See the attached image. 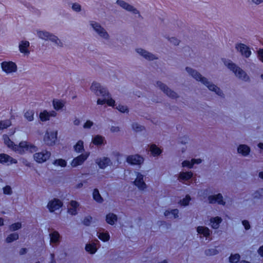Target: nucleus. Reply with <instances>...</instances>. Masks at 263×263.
<instances>
[{"label": "nucleus", "mask_w": 263, "mask_h": 263, "mask_svg": "<svg viewBox=\"0 0 263 263\" xmlns=\"http://www.w3.org/2000/svg\"><path fill=\"white\" fill-rule=\"evenodd\" d=\"M4 143L7 146L13 149L16 153L20 154H23L29 152L32 153L37 150V148L34 145L28 143L27 141H22L19 145H15L10 139L7 135L3 136Z\"/></svg>", "instance_id": "obj_1"}, {"label": "nucleus", "mask_w": 263, "mask_h": 263, "mask_svg": "<svg viewBox=\"0 0 263 263\" xmlns=\"http://www.w3.org/2000/svg\"><path fill=\"white\" fill-rule=\"evenodd\" d=\"M91 90L98 96H102L103 99H98L97 104L103 105L106 103L108 106H114L115 101L109 97L108 92L106 89L102 87L99 83L93 82L90 87Z\"/></svg>", "instance_id": "obj_2"}, {"label": "nucleus", "mask_w": 263, "mask_h": 263, "mask_svg": "<svg viewBox=\"0 0 263 263\" xmlns=\"http://www.w3.org/2000/svg\"><path fill=\"white\" fill-rule=\"evenodd\" d=\"M186 70L196 80L200 81L202 83L204 84L210 90L215 91V93L219 96L221 95L222 92L218 87L213 84H211L209 82L206 81L205 78L202 77L200 74L198 73V72L193 70L192 68L189 67L186 68Z\"/></svg>", "instance_id": "obj_3"}, {"label": "nucleus", "mask_w": 263, "mask_h": 263, "mask_svg": "<svg viewBox=\"0 0 263 263\" xmlns=\"http://www.w3.org/2000/svg\"><path fill=\"white\" fill-rule=\"evenodd\" d=\"M224 65L230 70L232 71L235 76L242 80L246 81L248 79L246 72L238 67L235 64L232 62L230 60L222 59L221 60Z\"/></svg>", "instance_id": "obj_4"}, {"label": "nucleus", "mask_w": 263, "mask_h": 263, "mask_svg": "<svg viewBox=\"0 0 263 263\" xmlns=\"http://www.w3.org/2000/svg\"><path fill=\"white\" fill-rule=\"evenodd\" d=\"M58 139V130L55 129L48 128L43 137L44 142L50 146L55 144Z\"/></svg>", "instance_id": "obj_5"}, {"label": "nucleus", "mask_w": 263, "mask_h": 263, "mask_svg": "<svg viewBox=\"0 0 263 263\" xmlns=\"http://www.w3.org/2000/svg\"><path fill=\"white\" fill-rule=\"evenodd\" d=\"M116 4L126 11L130 12L134 15H137L139 17H141L139 11L134 6L125 2V1L117 0L116 1Z\"/></svg>", "instance_id": "obj_6"}, {"label": "nucleus", "mask_w": 263, "mask_h": 263, "mask_svg": "<svg viewBox=\"0 0 263 263\" xmlns=\"http://www.w3.org/2000/svg\"><path fill=\"white\" fill-rule=\"evenodd\" d=\"M37 35L39 37L43 40H50L59 46H62V43L61 41L56 36L52 34H50L49 32L39 31L37 32Z\"/></svg>", "instance_id": "obj_7"}, {"label": "nucleus", "mask_w": 263, "mask_h": 263, "mask_svg": "<svg viewBox=\"0 0 263 263\" xmlns=\"http://www.w3.org/2000/svg\"><path fill=\"white\" fill-rule=\"evenodd\" d=\"M3 70L7 74L15 72L17 71V65L12 61H4L1 63Z\"/></svg>", "instance_id": "obj_8"}, {"label": "nucleus", "mask_w": 263, "mask_h": 263, "mask_svg": "<svg viewBox=\"0 0 263 263\" xmlns=\"http://www.w3.org/2000/svg\"><path fill=\"white\" fill-rule=\"evenodd\" d=\"M90 25L95 32L102 38L104 39H108L109 35L105 30L97 22H91Z\"/></svg>", "instance_id": "obj_9"}, {"label": "nucleus", "mask_w": 263, "mask_h": 263, "mask_svg": "<svg viewBox=\"0 0 263 263\" xmlns=\"http://www.w3.org/2000/svg\"><path fill=\"white\" fill-rule=\"evenodd\" d=\"M51 153L47 151H43L34 154V159L38 163H43L47 160L50 157Z\"/></svg>", "instance_id": "obj_10"}, {"label": "nucleus", "mask_w": 263, "mask_h": 263, "mask_svg": "<svg viewBox=\"0 0 263 263\" xmlns=\"http://www.w3.org/2000/svg\"><path fill=\"white\" fill-rule=\"evenodd\" d=\"M235 49L237 51L239 52L242 56L246 58H249L251 54V51L250 48L244 44H236Z\"/></svg>", "instance_id": "obj_11"}, {"label": "nucleus", "mask_w": 263, "mask_h": 263, "mask_svg": "<svg viewBox=\"0 0 263 263\" xmlns=\"http://www.w3.org/2000/svg\"><path fill=\"white\" fill-rule=\"evenodd\" d=\"M89 155V153H85L74 158L71 162L72 167L81 165L87 159Z\"/></svg>", "instance_id": "obj_12"}, {"label": "nucleus", "mask_w": 263, "mask_h": 263, "mask_svg": "<svg viewBox=\"0 0 263 263\" xmlns=\"http://www.w3.org/2000/svg\"><path fill=\"white\" fill-rule=\"evenodd\" d=\"M136 178L134 181V184L141 191L144 190L146 187V185L144 181V176L140 173H136Z\"/></svg>", "instance_id": "obj_13"}, {"label": "nucleus", "mask_w": 263, "mask_h": 263, "mask_svg": "<svg viewBox=\"0 0 263 263\" xmlns=\"http://www.w3.org/2000/svg\"><path fill=\"white\" fill-rule=\"evenodd\" d=\"M57 114L54 110L48 111L46 110L40 112L39 114V118L42 122H45L50 120L52 117H56Z\"/></svg>", "instance_id": "obj_14"}, {"label": "nucleus", "mask_w": 263, "mask_h": 263, "mask_svg": "<svg viewBox=\"0 0 263 263\" xmlns=\"http://www.w3.org/2000/svg\"><path fill=\"white\" fill-rule=\"evenodd\" d=\"M127 162L132 165H140L143 163V158L138 155L129 156L126 158Z\"/></svg>", "instance_id": "obj_15"}, {"label": "nucleus", "mask_w": 263, "mask_h": 263, "mask_svg": "<svg viewBox=\"0 0 263 263\" xmlns=\"http://www.w3.org/2000/svg\"><path fill=\"white\" fill-rule=\"evenodd\" d=\"M62 205L63 203L60 200L54 199L49 202L47 206L50 212H52L59 210Z\"/></svg>", "instance_id": "obj_16"}, {"label": "nucleus", "mask_w": 263, "mask_h": 263, "mask_svg": "<svg viewBox=\"0 0 263 263\" xmlns=\"http://www.w3.org/2000/svg\"><path fill=\"white\" fill-rule=\"evenodd\" d=\"M0 163L10 165L17 163L16 160L5 154H0Z\"/></svg>", "instance_id": "obj_17"}, {"label": "nucleus", "mask_w": 263, "mask_h": 263, "mask_svg": "<svg viewBox=\"0 0 263 263\" xmlns=\"http://www.w3.org/2000/svg\"><path fill=\"white\" fill-rule=\"evenodd\" d=\"M158 85L159 86L160 88L162 90H163L168 96L171 98L176 97L177 94L176 93V92L171 90L165 85L161 82H158Z\"/></svg>", "instance_id": "obj_18"}, {"label": "nucleus", "mask_w": 263, "mask_h": 263, "mask_svg": "<svg viewBox=\"0 0 263 263\" xmlns=\"http://www.w3.org/2000/svg\"><path fill=\"white\" fill-rule=\"evenodd\" d=\"M29 42L27 41H23L21 42L19 45V50L20 52L24 54H28L29 53Z\"/></svg>", "instance_id": "obj_19"}, {"label": "nucleus", "mask_w": 263, "mask_h": 263, "mask_svg": "<svg viewBox=\"0 0 263 263\" xmlns=\"http://www.w3.org/2000/svg\"><path fill=\"white\" fill-rule=\"evenodd\" d=\"M209 201L211 203H218V204H224V202L222 199V196L220 194L217 195L209 196Z\"/></svg>", "instance_id": "obj_20"}, {"label": "nucleus", "mask_w": 263, "mask_h": 263, "mask_svg": "<svg viewBox=\"0 0 263 263\" xmlns=\"http://www.w3.org/2000/svg\"><path fill=\"white\" fill-rule=\"evenodd\" d=\"M137 53L143 56L145 59L148 60H152L155 59V57L151 53L144 50L141 48H138L136 49Z\"/></svg>", "instance_id": "obj_21"}, {"label": "nucleus", "mask_w": 263, "mask_h": 263, "mask_svg": "<svg viewBox=\"0 0 263 263\" xmlns=\"http://www.w3.org/2000/svg\"><path fill=\"white\" fill-rule=\"evenodd\" d=\"M97 163L100 168H104L106 166L110 165V161L108 158L106 157H103L102 158L98 159L97 161Z\"/></svg>", "instance_id": "obj_22"}, {"label": "nucleus", "mask_w": 263, "mask_h": 263, "mask_svg": "<svg viewBox=\"0 0 263 263\" xmlns=\"http://www.w3.org/2000/svg\"><path fill=\"white\" fill-rule=\"evenodd\" d=\"M24 117L27 121H33L34 119V110L32 109L26 110L24 114Z\"/></svg>", "instance_id": "obj_23"}, {"label": "nucleus", "mask_w": 263, "mask_h": 263, "mask_svg": "<svg viewBox=\"0 0 263 263\" xmlns=\"http://www.w3.org/2000/svg\"><path fill=\"white\" fill-rule=\"evenodd\" d=\"M79 205V204L77 201L72 200L68 206V212L71 215H76Z\"/></svg>", "instance_id": "obj_24"}, {"label": "nucleus", "mask_w": 263, "mask_h": 263, "mask_svg": "<svg viewBox=\"0 0 263 263\" xmlns=\"http://www.w3.org/2000/svg\"><path fill=\"white\" fill-rule=\"evenodd\" d=\"M201 161H202L200 159H193L191 161L185 160L182 163V167H187L189 168H191L195 163L199 164L200 163Z\"/></svg>", "instance_id": "obj_25"}, {"label": "nucleus", "mask_w": 263, "mask_h": 263, "mask_svg": "<svg viewBox=\"0 0 263 263\" xmlns=\"http://www.w3.org/2000/svg\"><path fill=\"white\" fill-rule=\"evenodd\" d=\"M193 176V173L191 172H181L180 173L179 179L181 181H187L191 179Z\"/></svg>", "instance_id": "obj_26"}, {"label": "nucleus", "mask_w": 263, "mask_h": 263, "mask_svg": "<svg viewBox=\"0 0 263 263\" xmlns=\"http://www.w3.org/2000/svg\"><path fill=\"white\" fill-rule=\"evenodd\" d=\"M250 151V147L246 145L242 144L238 147V152L244 156L249 154Z\"/></svg>", "instance_id": "obj_27"}, {"label": "nucleus", "mask_w": 263, "mask_h": 263, "mask_svg": "<svg viewBox=\"0 0 263 263\" xmlns=\"http://www.w3.org/2000/svg\"><path fill=\"white\" fill-rule=\"evenodd\" d=\"M53 106L54 109L59 110L62 109L65 105V102L58 99L53 100Z\"/></svg>", "instance_id": "obj_28"}, {"label": "nucleus", "mask_w": 263, "mask_h": 263, "mask_svg": "<svg viewBox=\"0 0 263 263\" xmlns=\"http://www.w3.org/2000/svg\"><path fill=\"white\" fill-rule=\"evenodd\" d=\"M50 242L51 243H58L59 242L60 235L57 231L51 232L50 235Z\"/></svg>", "instance_id": "obj_29"}, {"label": "nucleus", "mask_w": 263, "mask_h": 263, "mask_svg": "<svg viewBox=\"0 0 263 263\" xmlns=\"http://www.w3.org/2000/svg\"><path fill=\"white\" fill-rule=\"evenodd\" d=\"M74 150L76 152L79 153L84 149V143L82 140L78 141L74 145Z\"/></svg>", "instance_id": "obj_30"}, {"label": "nucleus", "mask_w": 263, "mask_h": 263, "mask_svg": "<svg viewBox=\"0 0 263 263\" xmlns=\"http://www.w3.org/2000/svg\"><path fill=\"white\" fill-rule=\"evenodd\" d=\"M178 214V210L177 209H175L173 210H171L170 211L169 210H167L165 212L164 215L165 216L168 218H176L177 217Z\"/></svg>", "instance_id": "obj_31"}, {"label": "nucleus", "mask_w": 263, "mask_h": 263, "mask_svg": "<svg viewBox=\"0 0 263 263\" xmlns=\"http://www.w3.org/2000/svg\"><path fill=\"white\" fill-rule=\"evenodd\" d=\"M117 220V217L116 215L109 213L106 215V222L110 224H114Z\"/></svg>", "instance_id": "obj_32"}, {"label": "nucleus", "mask_w": 263, "mask_h": 263, "mask_svg": "<svg viewBox=\"0 0 263 263\" xmlns=\"http://www.w3.org/2000/svg\"><path fill=\"white\" fill-rule=\"evenodd\" d=\"M197 232L205 237H207L210 235V230L206 227H198L197 228Z\"/></svg>", "instance_id": "obj_33"}, {"label": "nucleus", "mask_w": 263, "mask_h": 263, "mask_svg": "<svg viewBox=\"0 0 263 263\" xmlns=\"http://www.w3.org/2000/svg\"><path fill=\"white\" fill-rule=\"evenodd\" d=\"M151 154L154 156L158 155L161 153V150L155 144H152L150 147Z\"/></svg>", "instance_id": "obj_34"}, {"label": "nucleus", "mask_w": 263, "mask_h": 263, "mask_svg": "<svg viewBox=\"0 0 263 263\" xmlns=\"http://www.w3.org/2000/svg\"><path fill=\"white\" fill-rule=\"evenodd\" d=\"M85 249L88 252L93 254L96 252L97 248L95 243H89L86 245Z\"/></svg>", "instance_id": "obj_35"}, {"label": "nucleus", "mask_w": 263, "mask_h": 263, "mask_svg": "<svg viewBox=\"0 0 263 263\" xmlns=\"http://www.w3.org/2000/svg\"><path fill=\"white\" fill-rule=\"evenodd\" d=\"M221 219L219 217H215L211 220V226L214 229H217L219 227Z\"/></svg>", "instance_id": "obj_36"}, {"label": "nucleus", "mask_w": 263, "mask_h": 263, "mask_svg": "<svg viewBox=\"0 0 263 263\" xmlns=\"http://www.w3.org/2000/svg\"><path fill=\"white\" fill-rule=\"evenodd\" d=\"M93 198L96 201L98 202H102L103 201V199L97 189H95L93 191Z\"/></svg>", "instance_id": "obj_37"}, {"label": "nucleus", "mask_w": 263, "mask_h": 263, "mask_svg": "<svg viewBox=\"0 0 263 263\" xmlns=\"http://www.w3.org/2000/svg\"><path fill=\"white\" fill-rule=\"evenodd\" d=\"M18 238V234L16 233H12L9 235L6 238V242L8 243L17 240Z\"/></svg>", "instance_id": "obj_38"}, {"label": "nucleus", "mask_w": 263, "mask_h": 263, "mask_svg": "<svg viewBox=\"0 0 263 263\" xmlns=\"http://www.w3.org/2000/svg\"><path fill=\"white\" fill-rule=\"evenodd\" d=\"M104 138L103 137L97 135L92 139V142L95 145H100L103 143Z\"/></svg>", "instance_id": "obj_39"}, {"label": "nucleus", "mask_w": 263, "mask_h": 263, "mask_svg": "<svg viewBox=\"0 0 263 263\" xmlns=\"http://www.w3.org/2000/svg\"><path fill=\"white\" fill-rule=\"evenodd\" d=\"M11 125V122L10 120L0 121V129L6 128Z\"/></svg>", "instance_id": "obj_40"}, {"label": "nucleus", "mask_w": 263, "mask_h": 263, "mask_svg": "<svg viewBox=\"0 0 263 263\" xmlns=\"http://www.w3.org/2000/svg\"><path fill=\"white\" fill-rule=\"evenodd\" d=\"M66 164H67L66 161L65 160L62 159H57L53 162V164L55 166H60L61 167L66 166Z\"/></svg>", "instance_id": "obj_41"}, {"label": "nucleus", "mask_w": 263, "mask_h": 263, "mask_svg": "<svg viewBox=\"0 0 263 263\" xmlns=\"http://www.w3.org/2000/svg\"><path fill=\"white\" fill-rule=\"evenodd\" d=\"M240 259V256L238 254L232 255L230 257V261L231 263H237Z\"/></svg>", "instance_id": "obj_42"}, {"label": "nucleus", "mask_w": 263, "mask_h": 263, "mask_svg": "<svg viewBox=\"0 0 263 263\" xmlns=\"http://www.w3.org/2000/svg\"><path fill=\"white\" fill-rule=\"evenodd\" d=\"M99 238L104 241H107L109 240L110 236L108 233H100L98 235Z\"/></svg>", "instance_id": "obj_43"}, {"label": "nucleus", "mask_w": 263, "mask_h": 263, "mask_svg": "<svg viewBox=\"0 0 263 263\" xmlns=\"http://www.w3.org/2000/svg\"><path fill=\"white\" fill-rule=\"evenodd\" d=\"M21 223L20 222H17L11 224L10 227V229L12 231L17 230L21 228Z\"/></svg>", "instance_id": "obj_44"}, {"label": "nucleus", "mask_w": 263, "mask_h": 263, "mask_svg": "<svg viewBox=\"0 0 263 263\" xmlns=\"http://www.w3.org/2000/svg\"><path fill=\"white\" fill-rule=\"evenodd\" d=\"M191 200L190 196L187 195L182 200L180 201V204L183 205H187Z\"/></svg>", "instance_id": "obj_45"}, {"label": "nucleus", "mask_w": 263, "mask_h": 263, "mask_svg": "<svg viewBox=\"0 0 263 263\" xmlns=\"http://www.w3.org/2000/svg\"><path fill=\"white\" fill-rule=\"evenodd\" d=\"M92 219V218L91 216H87L84 218L83 223L86 226H89L90 224Z\"/></svg>", "instance_id": "obj_46"}, {"label": "nucleus", "mask_w": 263, "mask_h": 263, "mask_svg": "<svg viewBox=\"0 0 263 263\" xmlns=\"http://www.w3.org/2000/svg\"><path fill=\"white\" fill-rule=\"evenodd\" d=\"M117 108L118 110H119L121 112H125L128 110V109L126 106L119 105Z\"/></svg>", "instance_id": "obj_47"}, {"label": "nucleus", "mask_w": 263, "mask_h": 263, "mask_svg": "<svg viewBox=\"0 0 263 263\" xmlns=\"http://www.w3.org/2000/svg\"><path fill=\"white\" fill-rule=\"evenodd\" d=\"M72 9L75 11L79 12L81 10V6L77 3L73 4Z\"/></svg>", "instance_id": "obj_48"}, {"label": "nucleus", "mask_w": 263, "mask_h": 263, "mask_svg": "<svg viewBox=\"0 0 263 263\" xmlns=\"http://www.w3.org/2000/svg\"><path fill=\"white\" fill-rule=\"evenodd\" d=\"M217 251L215 249H210L206 251V254L208 255H213L217 254Z\"/></svg>", "instance_id": "obj_49"}, {"label": "nucleus", "mask_w": 263, "mask_h": 263, "mask_svg": "<svg viewBox=\"0 0 263 263\" xmlns=\"http://www.w3.org/2000/svg\"><path fill=\"white\" fill-rule=\"evenodd\" d=\"M93 125V122L90 120H87L83 125L84 128H90Z\"/></svg>", "instance_id": "obj_50"}, {"label": "nucleus", "mask_w": 263, "mask_h": 263, "mask_svg": "<svg viewBox=\"0 0 263 263\" xmlns=\"http://www.w3.org/2000/svg\"><path fill=\"white\" fill-rule=\"evenodd\" d=\"M5 194H10L11 193V188L9 186H6L3 189Z\"/></svg>", "instance_id": "obj_51"}, {"label": "nucleus", "mask_w": 263, "mask_h": 263, "mask_svg": "<svg viewBox=\"0 0 263 263\" xmlns=\"http://www.w3.org/2000/svg\"><path fill=\"white\" fill-rule=\"evenodd\" d=\"M170 42L173 44L175 45H178L179 43V41L176 37H172L170 39Z\"/></svg>", "instance_id": "obj_52"}, {"label": "nucleus", "mask_w": 263, "mask_h": 263, "mask_svg": "<svg viewBox=\"0 0 263 263\" xmlns=\"http://www.w3.org/2000/svg\"><path fill=\"white\" fill-rule=\"evenodd\" d=\"M242 224L243 225L246 230H248L250 228L249 222L247 220L242 221Z\"/></svg>", "instance_id": "obj_53"}, {"label": "nucleus", "mask_w": 263, "mask_h": 263, "mask_svg": "<svg viewBox=\"0 0 263 263\" xmlns=\"http://www.w3.org/2000/svg\"><path fill=\"white\" fill-rule=\"evenodd\" d=\"M259 59L263 62V49H260L258 52Z\"/></svg>", "instance_id": "obj_54"}, {"label": "nucleus", "mask_w": 263, "mask_h": 263, "mask_svg": "<svg viewBox=\"0 0 263 263\" xmlns=\"http://www.w3.org/2000/svg\"><path fill=\"white\" fill-rule=\"evenodd\" d=\"M262 2V0H250V2L254 5H258L261 4Z\"/></svg>", "instance_id": "obj_55"}, {"label": "nucleus", "mask_w": 263, "mask_h": 263, "mask_svg": "<svg viewBox=\"0 0 263 263\" xmlns=\"http://www.w3.org/2000/svg\"><path fill=\"white\" fill-rule=\"evenodd\" d=\"M110 130L112 132L116 133L119 131V128L117 126H112Z\"/></svg>", "instance_id": "obj_56"}, {"label": "nucleus", "mask_w": 263, "mask_h": 263, "mask_svg": "<svg viewBox=\"0 0 263 263\" xmlns=\"http://www.w3.org/2000/svg\"><path fill=\"white\" fill-rule=\"evenodd\" d=\"M258 253L261 256H263V246L260 247L258 250Z\"/></svg>", "instance_id": "obj_57"}, {"label": "nucleus", "mask_w": 263, "mask_h": 263, "mask_svg": "<svg viewBox=\"0 0 263 263\" xmlns=\"http://www.w3.org/2000/svg\"><path fill=\"white\" fill-rule=\"evenodd\" d=\"M27 252V250L25 248H22L20 251V253L21 255L24 254Z\"/></svg>", "instance_id": "obj_58"}, {"label": "nucleus", "mask_w": 263, "mask_h": 263, "mask_svg": "<svg viewBox=\"0 0 263 263\" xmlns=\"http://www.w3.org/2000/svg\"><path fill=\"white\" fill-rule=\"evenodd\" d=\"M141 128H142L141 127H139L138 126V125H137V124H136V125H133V128H134L135 130H137V131H138V130H141Z\"/></svg>", "instance_id": "obj_59"}, {"label": "nucleus", "mask_w": 263, "mask_h": 263, "mask_svg": "<svg viewBox=\"0 0 263 263\" xmlns=\"http://www.w3.org/2000/svg\"><path fill=\"white\" fill-rule=\"evenodd\" d=\"M80 123V121L79 119H76L74 121H73V124L75 125H79Z\"/></svg>", "instance_id": "obj_60"}, {"label": "nucleus", "mask_w": 263, "mask_h": 263, "mask_svg": "<svg viewBox=\"0 0 263 263\" xmlns=\"http://www.w3.org/2000/svg\"><path fill=\"white\" fill-rule=\"evenodd\" d=\"M82 186H83V183H79V184L77 185V188H80V187H81Z\"/></svg>", "instance_id": "obj_61"}, {"label": "nucleus", "mask_w": 263, "mask_h": 263, "mask_svg": "<svg viewBox=\"0 0 263 263\" xmlns=\"http://www.w3.org/2000/svg\"><path fill=\"white\" fill-rule=\"evenodd\" d=\"M258 147H260L261 149L263 148V144L261 143H259L258 144Z\"/></svg>", "instance_id": "obj_62"}, {"label": "nucleus", "mask_w": 263, "mask_h": 263, "mask_svg": "<svg viewBox=\"0 0 263 263\" xmlns=\"http://www.w3.org/2000/svg\"><path fill=\"white\" fill-rule=\"evenodd\" d=\"M259 176L261 178H263V173L262 172H260L259 174Z\"/></svg>", "instance_id": "obj_63"}, {"label": "nucleus", "mask_w": 263, "mask_h": 263, "mask_svg": "<svg viewBox=\"0 0 263 263\" xmlns=\"http://www.w3.org/2000/svg\"><path fill=\"white\" fill-rule=\"evenodd\" d=\"M3 224V219L2 218H0V226H2Z\"/></svg>", "instance_id": "obj_64"}]
</instances>
